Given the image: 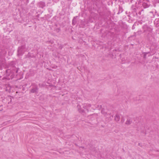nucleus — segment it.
<instances>
[{"mask_svg":"<svg viewBox=\"0 0 159 159\" xmlns=\"http://www.w3.org/2000/svg\"><path fill=\"white\" fill-rule=\"evenodd\" d=\"M75 18H74V19H73V21H72V23L73 24L74 23V22L75 21Z\"/></svg>","mask_w":159,"mask_h":159,"instance_id":"obj_6","label":"nucleus"},{"mask_svg":"<svg viewBox=\"0 0 159 159\" xmlns=\"http://www.w3.org/2000/svg\"><path fill=\"white\" fill-rule=\"evenodd\" d=\"M36 91V89H32L31 90V92L32 93H34V92H35Z\"/></svg>","mask_w":159,"mask_h":159,"instance_id":"obj_5","label":"nucleus"},{"mask_svg":"<svg viewBox=\"0 0 159 159\" xmlns=\"http://www.w3.org/2000/svg\"><path fill=\"white\" fill-rule=\"evenodd\" d=\"M85 106L84 105L83 107H84V109H87V108L86 107V106H87V107H90V105L89 104H85Z\"/></svg>","mask_w":159,"mask_h":159,"instance_id":"obj_4","label":"nucleus"},{"mask_svg":"<svg viewBox=\"0 0 159 159\" xmlns=\"http://www.w3.org/2000/svg\"><path fill=\"white\" fill-rule=\"evenodd\" d=\"M149 6V5H147L146 7H145V8H147Z\"/></svg>","mask_w":159,"mask_h":159,"instance_id":"obj_7","label":"nucleus"},{"mask_svg":"<svg viewBox=\"0 0 159 159\" xmlns=\"http://www.w3.org/2000/svg\"><path fill=\"white\" fill-rule=\"evenodd\" d=\"M128 121H126V123H128Z\"/></svg>","mask_w":159,"mask_h":159,"instance_id":"obj_9","label":"nucleus"},{"mask_svg":"<svg viewBox=\"0 0 159 159\" xmlns=\"http://www.w3.org/2000/svg\"><path fill=\"white\" fill-rule=\"evenodd\" d=\"M115 119L116 121H118L120 120V117L119 115H116L115 117Z\"/></svg>","mask_w":159,"mask_h":159,"instance_id":"obj_3","label":"nucleus"},{"mask_svg":"<svg viewBox=\"0 0 159 159\" xmlns=\"http://www.w3.org/2000/svg\"><path fill=\"white\" fill-rule=\"evenodd\" d=\"M24 47L23 46L20 47L18 48V55H21L23 53L24 51Z\"/></svg>","mask_w":159,"mask_h":159,"instance_id":"obj_1","label":"nucleus"},{"mask_svg":"<svg viewBox=\"0 0 159 159\" xmlns=\"http://www.w3.org/2000/svg\"><path fill=\"white\" fill-rule=\"evenodd\" d=\"M101 112H102V113H102V111H101Z\"/></svg>","mask_w":159,"mask_h":159,"instance_id":"obj_10","label":"nucleus"},{"mask_svg":"<svg viewBox=\"0 0 159 159\" xmlns=\"http://www.w3.org/2000/svg\"><path fill=\"white\" fill-rule=\"evenodd\" d=\"M43 4L44 5V3H43Z\"/></svg>","mask_w":159,"mask_h":159,"instance_id":"obj_11","label":"nucleus"},{"mask_svg":"<svg viewBox=\"0 0 159 159\" xmlns=\"http://www.w3.org/2000/svg\"><path fill=\"white\" fill-rule=\"evenodd\" d=\"M145 4V3H143V6H144Z\"/></svg>","mask_w":159,"mask_h":159,"instance_id":"obj_8","label":"nucleus"},{"mask_svg":"<svg viewBox=\"0 0 159 159\" xmlns=\"http://www.w3.org/2000/svg\"><path fill=\"white\" fill-rule=\"evenodd\" d=\"M155 25L157 27L159 26V19H156L154 21Z\"/></svg>","mask_w":159,"mask_h":159,"instance_id":"obj_2","label":"nucleus"}]
</instances>
